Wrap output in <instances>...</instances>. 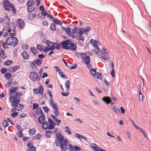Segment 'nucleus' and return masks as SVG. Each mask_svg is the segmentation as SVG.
<instances>
[{
    "instance_id": "nucleus-34",
    "label": "nucleus",
    "mask_w": 151,
    "mask_h": 151,
    "mask_svg": "<svg viewBox=\"0 0 151 151\" xmlns=\"http://www.w3.org/2000/svg\"><path fill=\"white\" fill-rule=\"evenodd\" d=\"M50 29L52 31H55L56 29V27L54 23H51L50 26Z\"/></svg>"
},
{
    "instance_id": "nucleus-22",
    "label": "nucleus",
    "mask_w": 151,
    "mask_h": 151,
    "mask_svg": "<svg viewBox=\"0 0 151 151\" xmlns=\"http://www.w3.org/2000/svg\"><path fill=\"white\" fill-rule=\"evenodd\" d=\"M30 50L31 52L33 54L35 55L37 54L38 51L36 50V47H31L30 48Z\"/></svg>"
},
{
    "instance_id": "nucleus-43",
    "label": "nucleus",
    "mask_w": 151,
    "mask_h": 151,
    "mask_svg": "<svg viewBox=\"0 0 151 151\" xmlns=\"http://www.w3.org/2000/svg\"><path fill=\"white\" fill-rule=\"evenodd\" d=\"M55 125L53 124H50L48 125V128L49 130H51L55 128Z\"/></svg>"
},
{
    "instance_id": "nucleus-40",
    "label": "nucleus",
    "mask_w": 151,
    "mask_h": 151,
    "mask_svg": "<svg viewBox=\"0 0 151 151\" xmlns=\"http://www.w3.org/2000/svg\"><path fill=\"white\" fill-rule=\"evenodd\" d=\"M13 62L12 60H7V61L5 62L4 64L7 66L10 65Z\"/></svg>"
},
{
    "instance_id": "nucleus-6",
    "label": "nucleus",
    "mask_w": 151,
    "mask_h": 151,
    "mask_svg": "<svg viewBox=\"0 0 151 151\" xmlns=\"http://www.w3.org/2000/svg\"><path fill=\"white\" fill-rule=\"evenodd\" d=\"M30 78L32 81H36L37 77V74L35 72L33 71L30 73Z\"/></svg>"
},
{
    "instance_id": "nucleus-19",
    "label": "nucleus",
    "mask_w": 151,
    "mask_h": 151,
    "mask_svg": "<svg viewBox=\"0 0 151 151\" xmlns=\"http://www.w3.org/2000/svg\"><path fill=\"white\" fill-rule=\"evenodd\" d=\"M90 57L89 56H87L86 53H81V57L83 60V61H86L87 60V57Z\"/></svg>"
},
{
    "instance_id": "nucleus-1",
    "label": "nucleus",
    "mask_w": 151,
    "mask_h": 151,
    "mask_svg": "<svg viewBox=\"0 0 151 151\" xmlns=\"http://www.w3.org/2000/svg\"><path fill=\"white\" fill-rule=\"evenodd\" d=\"M60 45L62 48L66 50H71L72 51H75L77 48L76 44L70 39L62 41L60 43Z\"/></svg>"
},
{
    "instance_id": "nucleus-3",
    "label": "nucleus",
    "mask_w": 151,
    "mask_h": 151,
    "mask_svg": "<svg viewBox=\"0 0 151 151\" xmlns=\"http://www.w3.org/2000/svg\"><path fill=\"white\" fill-rule=\"evenodd\" d=\"M4 7L5 10L6 11H9L11 5L12 4L10 3L9 1L5 0L3 2Z\"/></svg>"
},
{
    "instance_id": "nucleus-51",
    "label": "nucleus",
    "mask_w": 151,
    "mask_h": 151,
    "mask_svg": "<svg viewBox=\"0 0 151 151\" xmlns=\"http://www.w3.org/2000/svg\"><path fill=\"white\" fill-rule=\"evenodd\" d=\"M7 69L6 68H2L1 69V72L2 74L5 73L7 71Z\"/></svg>"
},
{
    "instance_id": "nucleus-61",
    "label": "nucleus",
    "mask_w": 151,
    "mask_h": 151,
    "mask_svg": "<svg viewBox=\"0 0 151 151\" xmlns=\"http://www.w3.org/2000/svg\"><path fill=\"white\" fill-rule=\"evenodd\" d=\"M47 91L48 94L49 95L50 97V98H53V96H52V94L51 92L50 91V90L49 89H48L47 90Z\"/></svg>"
},
{
    "instance_id": "nucleus-26",
    "label": "nucleus",
    "mask_w": 151,
    "mask_h": 151,
    "mask_svg": "<svg viewBox=\"0 0 151 151\" xmlns=\"http://www.w3.org/2000/svg\"><path fill=\"white\" fill-rule=\"evenodd\" d=\"M44 88L42 86L40 85L39 86V89H38V93L41 94H43L44 92Z\"/></svg>"
},
{
    "instance_id": "nucleus-54",
    "label": "nucleus",
    "mask_w": 151,
    "mask_h": 151,
    "mask_svg": "<svg viewBox=\"0 0 151 151\" xmlns=\"http://www.w3.org/2000/svg\"><path fill=\"white\" fill-rule=\"evenodd\" d=\"M101 53L102 54H107L108 53V52H107L106 50L104 48H103L101 49Z\"/></svg>"
},
{
    "instance_id": "nucleus-4",
    "label": "nucleus",
    "mask_w": 151,
    "mask_h": 151,
    "mask_svg": "<svg viewBox=\"0 0 151 151\" xmlns=\"http://www.w3.org/2000/svg\"><path fill=\"white\" fill-rule=\"evenodd\" d=\"M102 100L105 102L107 104H109L110 103V104L112 105L114 104V102H111L110 98L108 96L104 97L102 99Z\"/></svg>"
},
{
    "instance_id": "nucleus-48",
    "label": "nucleus",
    "mask_w": 151,
    "mask_h": 151,
    "mask_svg": "<svg viewBox=\"0 0 151 151\" xmlns=\"http://www.w3.org/2000/svg\"><path fill=\"white\" fill-rule=\"evenodd\" d=\"M10 8L11 9L13 13L14 14H15L16 13V11L13 4H12L11 5Z\"/></svg>"
},
{
    "instance_id": "nucleus-11",
    "label": "nucleus",
    "mask_w": 151,
    "mask_h": 151,
    "mask_svg": "<svg viewBox=\"0 0 151 151\" xmlns=\"http://www.w3.org/2000/svg\"><path fill=\"white\" fill-rule=\"evenodd\" d=\"M12 45L14 47L17 44L18 40L16 37H12Z\"/></svg>"
},
{
    "instance_id": "nucleus-41",
    "label": "nucleus",
    "mask_w": 151,
    "mask_h": 151,
    "mask_svg": "<svg viewBox=\"0 0 151 151\" xmlns=\"http://www.w3.org/2000/svg\"><path fill=\"white\" fill-rule=\"evenodd\" d=\"M22 47L24 50H27L29 48V46L26 44H22Z\"/></svg>"
},
{
    "instance_id": "nucleus-63",
    "label": "nucleus",
    "mask_w": 151,
    "mask_h": 151,
    "mask_svg": "<svg viewBox=\"0 0 151 151\" xmlns=\"http://www.w3.org/2000/svg\"><path fill=\"white\" fill-rule=\"evenodd\" d=\"M74 28L72 29L73 35H74L76 32V30L77 29V27L75 26H73Z\"/></svg>"
},
{
    "instance_id": "nucleus-16",
    "label": "nucleus",
    "mask_w": 151,
    "mask_h": 151,
    "mask_svg": "<svg viewBox=\"0 0 151 151\" xmlns=\"http://www.w3.org/2000/svg\"><path fill=\"white\" fill-rule=\"evenodd\" d=\"M90 57H87V60L86 61H83V62L85 63L87 65V67L91 69V65L90 64Z\"/></svg>"
},
{
    "instance_id": "nucleus-36",
    "label": "nucleus",
    "mask_w": 151,
    "mask_h": 151,
    "mask_svg": "<svg viewBox=\"0 0 151 151\" xmlns=\"http://www.w3.org/2000/svg\"><path fill=\"white\" fill-rule=\"evenodd\" d=\"M96 74L97 78L98 79L102 80V78H101L102 77V73H99V72H96Z\"/></svg>"
},
{
    "instance_id": "nucleus-58",
    "label": "nucleus",
    "mask_w": 151,
    "mask_h": 151,
    "mask_svg": "<svg viewBox=\"0 0 151 151\" xmlns=\"http://www.w3.org/2000/svg\"><path fill=\"white\" fill-rule=\"evenodd\" d=\"M77 65L76 63H73V64L70 68V69H76V68L77 66Z\"/></svg>"
},
{
    "instance_id": "nucleus-25",
    "label": "nucleus",
    "mask_w": 151,
    "mask_h": 151,
    "mask_svg": "<svg viewBox=\"0 0 151 151\" xmlns=\"http://www.w3.org/2000/svg\"><path fill=\"white\" fill-rule=\"evenodd\" d=\"M17 90V86H15V87H13L12 88L10 89L9 90V92L10 93H11V94H12V93L16 92ZM11 95H12V94H11Z\"/></svg>"
},
{
    "instance_id": "nucleus-10",
    "label": "nucleus",
    "mask_w": 151,
    "mask_h": 151,
    "mask_svg": "<svg viewBox=\"0 0 151 151\" xmlns=\"http://www.w3.org/2000/svg\"><path fill=\"white\" fill-rule=\"evenodd\" d=\"M21 55L22 56L23 58L26 60L28 59L29 58V55L27 52L24 51L21 54Z\"/></svg>"
},
{
    "instance_id": "nucleus-17",
    "label": "nucleus",
    "mask_w": 151,
    "mask_h": 151,
    "mask_svg": "<svg viewBox=\"0 0 151 151\" xmlns=\"http://www.w3.org/2000/svg\"><path fill=\"white\" fill-rule=\"evenodd\" d=\"M43 116H40L38 118V121L40 124H42L45 120V115Z\"/></svg>"
},
{
    "instance_id": "nucleus-31",
    "label": "nucleus",
    "mask_w": 151,
    "mask_h": 151,
    "mask_svg": "<svg viewBox=\"0 0 151 151\" xmlns=\"http://www.w3.org/2000/svg\"><path fill=\"white\" fill-rule=\"evenodd\" d=\"M35 132L36 130L34 128H33L32 129H30L29 131V134L31 135L32 134V136L35 134Z\"/></svg>"
},
{
    "instance_id": "nucleus-32",
    "label": "nucleus",
    "mask_w": 151,
    "mask_h": 151,
    "mask_svg": "<svg viewBox=\"0 0 151 151\" xmlns=\"http://www.w3.org/2000/svg\"><path fill=\"white\" fill-rule=\"evenodd\" d=\"M43 43L46 44L47 45L50 47L52 46V42L48 40H46L45 42H43Z\"/></svg>"
},
{
    "instance_id": "nucleus-35",
    "label": "nucleus",
    "mask_w": 151,
    "mask_h": 151,
    "mask_svg": "<svg viewBox=\"0 0 151 151\" xmlns=\"http://www.w3.org/2000/svg\"><path fill=\"white\" fill-rule=\"evenodd\" d=\"M13 79H11L10 81L9 82L6 83L4 85V87L6 88H8L9 86L12 83V81H13Z\"/></svg>"
},
{
    "instance_id": "nucleus-53",
    "label": "nucleus",
    "mask_w": 151,
    "mask_h": 151,
    "mask_svg": "<svg viewBox=\"0 0 151 151\" xmlns=\"http://www.w3.org/2000/svg\"><path fill=\"white\" fill-rule=\"evenodd\" d=\"M85 32L84 28H82L79 30V34L80 35H82Z\"/></svg>"
},
{
    "instance_id": "nucleus-2",
    "label": "nucleus",
    "mask_w": 151,
    "mask_h": 151,
    "mask_svg": "<svg viewBox=\"0 0 151 151\" xmlns=\"http://www.w3.org/2000/svg\"><path fill=\"white\" fill-rule=\"evenodd\" d=\"M56 139L55 140V144L56 146L59 147L60 146V145L59 142H60V144L62 141H63V136L60 132H58L56 134Z\"/></svg>"
},
{
    "instance_id": "nucleus-38",
    "label": "nucleus",
    "mask_w": 151,
    "mask_h": 151,
    "mask_svg": "<svg viewBox=\"0 0 151 151\" xmlns=\"http://www.w3.org/2000/svg\"><path fill=\"white\" fill-rule=\"evenodd\" d=\"M2 124L4 127H6L9 125V124L6 120L4 119L2 123Z\"/></svg>"
},
{
    "instance_id": "nucleus-20",
    "label": "nucleus",
    "mask_w": 151,
    "mask_h": 151,
    "mask_svg": "<svg viewBox=\"0 0 151 151\" xmlns=\"http://www.w3.org/2000/svg\"><path fill=\"white\" fill-rule=\"evenodd\" d=\"M48 125L49 124L48 122H45L42 124V128L44 129L47 130L48 129Z\"/></svg>"
},
{
    "instance_id": "nucleus-37",
    "label": "nucleus",
    "mask_w": 151,
    "mask_h": 151,
    "mask_svg": "<svg viewBox=\"0 0 151 151\" xmlns=\"http://www.w3.org/2000/svg\"><path fill=\"white\" fill-rule=\"evenodd\" d=\"M37 48L40 52H42L43 49V47L40 44H38L37 45Z\"/></svg>"
},
{
    "instance_id": "nucleus-42",
    "label": "nucleus",
    "mask_w": 151,
    "mask_h": 151,
    "mask_svg": "<svg viewBox=\"0 0 151 151\" xmlns=\"http://www.w3.org/2000/svg\"><path fill=\"white\" fill-rule=\"evenodd\" d=\"M74 149L73 151H80L81 150V148L79 146L75 145L74 146Z\"/></svg>"
},
{
    "instance_id": "nucleus-23",
    "label": "nucleus",
    "mask_w": 151,
    "mask_h": 151,
    "mask_svg": "<svg viewBox=\"0 0 151 151\" xmlns=\"http://www.w3.org/2000/svg\"><path fill=\"white\" fill-rule=\"evenodd\" d=\"M45 136L48 138H49L50 137L51 134L53 133V132L52 131L48 130L45 132Z\"/></svg>"
},
{
    "instance_id": "nucleus-30",
    "label": "nucleus",
    "mask_w": 151,
    "mask_h": 151,
    "mask_svg": "<svg viewBox=\"0 0 151 151\" xmlns=\"http://www.w3.org/2000/svg\"><path fill=\"white\" fill-rule=\"evenodd\" d=\"M24 106H22L20 108H18L17 107H15L14 108H12L11 110V111L12 112H14L15 111L17 110L18 111H20L22 109H23Z\"/></svg>"
},
{
    "instance_id": "nucleus-28",
    "label": "nucleus",
    "mask_w": 151,
    "mask_h": 151,
    "mask_svg": "<svg viewBox=\"0 0 151 151\" xmlns=\"http://www.w3.org/2000/svg\"><path fill=\"white\" fill-rule=\"evenodd\" d=\"M101 58L105 60H107L109 59V55L106 54H104V55L101 56Z\"/></svg>"
},
{
    "instance_id": "nucleus-59",
    "label": "nucleus",
    "mask_w": 151,
    "mask_h": 151,
    "mask_svg": "<svg viewBox=\"0 0 151 151\" xmlns=\"http://www.w3.org/2000/svg\"><path fill=\"white\" fill-rule=\"evenodd\" d=\"M95 45H96V47H96V49L97 50L96 53L97 54H98L100 52V50L99 47L98 46H97V45L95 44Z\"/></svg>"
},
{
    "instance_id": "nucleus-14",
    "label": "nucleus",
    "mask_w": 151,
    "mask_h": 151,
    "mask_svg": "<svg viewBox=\"0 0 151 151\" xmlns=\"http://www.w3.org/2000/svg\"><path fill=\"white\" fill-rule=\"evenodd\" d=\"M12 37L11 36L7 37L6 39V44L9 45H12Z\"/></svg>"
},
{
    "instance_id": "nucleus-57",
    "label": "nucleus",
    "mask_w": 151,
    "mask_h": 151,
    "mask_svg": "<svg viewBox=\"0 0 151 151\" xmlns=\"http://www.w3.org/2000/svg\"><path fill=\"white\" fill-rule=\"evenodd\" d=\"M39 104L37 103H34L33 104V108L34 109H37L39 107Z\"/></svg>"
},
{
    "instance_id": "nucleus-12",
    "label": "nucleus",
    "mask_w": 151,
    "mask_h": 151,
    "mask_svg": "<svg viewBox=\"0 0 151 151\" xmlns=\"http://www.w3.org/2000/svg\"><path fill=\"white\" fill-rule=\"evenodd\" d=\"M36 112L38 115H41L42 116H43V115L44 116L45 115V114L42 111L41 108L40 107H38L37 109Z\"/></svg>"
},
{
    "instance_id": "nucleus-21",
    "label": "nucleus",
    "mask_w": 151,
    "mask_h": 151,
    "mask_svg": "<svg viewBox=\"0 0 151 151\" xmlns=\"http://www.w3.org/2000/svg\"><path fill=\"white\" fill-rule=\"evenodd\" d=\"M33 62L37 65H40L42 63V60L40 59L35 60Z\"/></svg>"
},
{
    "instance_id": "nucleus-24",
    "label": "nucleus",
    "mask_w": 151,
    "mask_h": 151,
    "mask_svg": "<svg viewBox=\"0 0 151 151\" xmlns=\"http://www.w3.org/2000/svg\"><path fill=\"white\" fill-rule=\"evenodd\" d=\"M12 77V74L11 73H6L4 75L5 78L7 80L9 79Z\"/></svg>"
},
{
    "instance_id": "nucleus-50",
    "label": "nucleus",
    "mask_w": 151,
    "mask_h": 151,
    "mask_svg": "<svg viewBox=\"0 0 151 151\" xmlns=\"http://www.w3.org/2000/svg\"><path fill=\"white\" fill-rule=\"evenodd\" d=\"M59 74L60 75V76H61V77L62 78H67V76H65L64 75V74L63 73V72H59Z\"/></svg>"
},
{
    "instance_id": "nucleus-13",
    "label": "nucleus",
    "mask_w": 151,
    "mask_h": 151,
    "mask_svg": "<svg viewBox=\"0 0 151 151\" xmlns=\"http://www.w3.org/2000/svg\"><path fill=\"white\" fill-rule=\"evenodd\" d=\"M61 150L62 151H65L67 149V145L63 144L62 141L60 144Z\"/></svg>"
},
{
    "instance_id": "nucleus-62",
    "label": "nucleus",
    "mask_w": 151,
    "mask_h": 151,
    "mask_svg": "<svg viewBox=\"0 0 151 151\" xmlns=\"http://www.w3.org/2000/svg\"><path fill=\"white\" fill-rule=\"evenodd\" d=\"M75 136L76 137L78 138L79 139H81L82 138V137H83V136L82 135H81L78 133H76Z\"/></svg>"
},
{
    "instance_id": "nucleus-5",
    "label": "nucleus",
    "mask_w": 151,
    "mask_h": 151,
    "mask_svg": "<svg viewBox=\"0 0 151 151\" xmlns=\"http://www.w3.org/2000/svg\"><path fill=\"white\" fill-rule=\"evenodd\" d=\"M19 93L15 92L13 93H12V95H11V93L10 94V97L9 98V99H13L14 100H15L17 98H18L19 97H20L19 96H17L19 95Z\"/></svg>"
},
{
    "instance_id": "nucleus-8",
    "label": "nucleus",
    "mask_w": 151,
    "mask_h": 151,
    "mask_svg": "<svg viewBox=\"0 0 151 151\" xmlns=\"http://www.w3.org/2000/svg\"><path fill=\"white\" fill-rule=\"evenodd\" d=\"M17 23L18 26L20 27V29L23 28L25 26V24L24 22L20 19H18L17 20Z\"/></svg>"
},
{
    "instance_id": "nucleus-27",
    "label": "nucleus",
    "mask_w": 151,
    "mask_h": 151,
    "mask_svg": "<svg viewBox=\"0 0 151 151\" xmlns=\"http://www.w3.org/2000/svg\"><path fill=\"white\" fill-rule=\"evenodd\" d=\"M70 27H68L65 29L67 34L70 37L72 36V33L70 32Z\"/></svg>"
},
{
    "instance_id": "nucleus-29",
    "label": "nucleus",
    "mask_w": 151,
    "mask_h": 151,
    "mask_svg": "<svg viewBox=\"0 0 151 151\" xmlns=\"http://www.w3.org/2000/svg\"><path fill=\"white\" fill-rule=\"evenodd\" d=\"M53 22L56 24H58L60 25H62L63 23L59 20H57L55 19H53Z\"/></svg>"
},
{
    "instance_id": "nucleus-33",
    "label": "nucleus",
    "mask_w": 151,
    "mask_h": 151,
    "mask_svg": "<svg viewBox=\"0 0 151 151\" xmlns=\"http://www.w3.org/2000/svg\"><path fill=\"white\" fill-rule=\"evenodd\" d=\"M28 12H33L35 10V8L33 7L32 6L28 7L27 8Z\"/></svg>"
},
{
    "instance_id": "nucleus-47",
    "label": "nucleus",
    "mask_w": 151,
    "mask_h": 151,
    "mask_svg": "<svg viewBox=\"0 0 151 151\" xmlns=\"http://www.w3.org/2000/svg\"><path fill=\"white\" fill-rule=\"evenodd\" d=\"M68 146L70 151H73L74 149V147L71 144H68Z\"/></svg>"
},
{
    "instance_id": "nucleus-49",
    "label": "nucleus",
    "mask_w": 151,
    "mask_h": 151,
    "mask_svg": "<svg viewBox=\"0 0 151 151\" xmlns=\"http://www.w3.org/2000/svg\"><path fill=\"white\" fill-rule=\"evenodd\" d=\"M20 67L18 65H16L12 68V71L14 72H15Z\"/></svg>"
},
{
    "instance_id": "nucleus-46",
    "label": "nucleus",
    "mask_w": 151,
    "mask_h": 151,
    "mask_svg": "<svg viewBox=\"0 0 151 151\" xmlns=\"http://www.w3.org/2000/svg\"><path fill=\"white\" fill-rule=\"evenodd\" d=\"M4 22H6V24H7V23H9V22L10 21V19H9V18L8 17V16H6L5 17H4Z\"/></svg>"
},
{
    "instance_id": "nucleus-9",
    "label": "nucleus",
    "mask_w": 151,
    "mask_h": 151,
    "mask_svg": "<svg viewBox=\"0 0 151 151\" xmlns=\"http://www.w3.org/2000/svg\"><path fill=\"white\" fill-rule=\"evenodd\" d=\"M20 97L18 98H17L15 100H14L13 99L12 101L13 102L12 104V105L13 107H14L16 106L20 102L19 100Z\"/></svg>"
},
{
    "instance_id": "nucleus-56",
    "label": "nucleus",
    "mask_w": 151,
    "mask_h": 151,
    "mask_svg": "<svg viewBox=\"0 0 151 151\" xmlns=\"http://www.w3.org/2000/svg\"><path fill=\"white\" fill-rule=\"evenodd\" d=\"M18 114L17 112H13L11 114V116L13 118L16 117Z\"/></svg>"
},
{
    "instance_id": "nucleus-15",
    "label": "nucleus",
    "mask_w": 151,
    "mask_h": 151,
    "mask_svg": "<svg viewBox=\"0 0 151 151\" xmlns=\"http://www.w3.org/2000/svg\"><path fill=\"white\" fill-rule=\"evenodd\" d=\"M27 5L28 7H31L35 5V1L33 0H29L27 3Z\"/></svg>"
},
{
    "instance_id": "nucleus-64",
    "label": "nucleus",
    "mask_w": 151,
    "mask_h": 151,
    "mask_svg": "<svg viewBox=\"0 0 151 151\" xmlns=\"http://www.w3.org/2000/svg\"><path fill=\"white\" fill-rule=\"evenodd\" d=\"M17 129L20 132H22V127L20 126L19 125H17Z\"/></svg>"
},
{
    "instance_id": "nucleus-45",
    "label": "nucleus",
    "mask_w": 151,
    "mask_h": 151,
    "mask_svg": "<svg viewBox=\"0 0 151 151\" xmlns=\"http://www.w3.org/2000/svg\"><path fill=\"white\" fill-rule=\"evenodd\" d=\"M35 63L34 62H32L31 64V66H32V68L33 70H35L36 69L37 67L35 65Z\"/></svg>"
},
{
    "instance_id": "nucleus-44",
    "label": "nucleus",
    "mask_w": 151,
    "mask_h": 151,
    "mask_svg": "<svg viewBox=\"0 0 151 151\" xmlns=\"http://www.w3.org/2000/svg\"><path fill=\"white\" fill-rule=\"evenodd\" d=\"M42 137V135L40 134H37L35 136V139H36L37 140H39Z\"/></svg>"
},
{
    "instance_id": "nucleus-7",
    "label": "nucleus",
    "mask_w": 151,
    "mask_h": 151,
    "mask_svg": "<svg viewBox=\"0 0 151 151\" xmlns=\"http://www.w3.org/2000/svg\"><path fill=\"white\" fill-rule=\"evenodd\" d=\"M91 147L95 151H106L98 147L96 145L95 143H93Z\"/></svg>"
},
{
    "instance_id": "nucleus-52",
    "label": "nucleus",
    "mask_w": 151,
    "mask_h": 151,
    "mask_svg": "<svg viewBox=\"0 0 151 151\" xmlns=\"http://www.w3.org/2000/svg\"><path fill=\"white\" fill-rule=\"evenodd\" d=\"M51 106L52 107V108H53V109H54L55 110L58 109V105L56 103L54 104H52V105Z\"/></svg>"
},
{
    "instance_id": "nucleus-18",
    "label": "nucleus",
    "mask_w": 151,
    "mask_h": 151,
    "mask_svg": "<svg viewBox=\"0 0 151 151\" xmlns=\"http://www.w3.org/2000/svg\"><path fill=\"white\" fill-rule=\"evenodd\" d=\"M70 81L69 80L66 81L65 82V86L66 88V90L68 91L70 90Z\"/></svg>"
},
{
    "instance_id": "nucleus-55",
    "label": "nucleus",
    "mask_w": 151,
    "mask_h": 151,
    "mask_svg": "<svg viewBox=\"0 0 151 151\" xmlns=\"http://www.w3.org/2000/svg\"><path fill=\"white\" fill-rule=\"evenodd\" d=\"M43 109L45 113H47L49 110V108L47 106L43 107Z\"/></svg>"
},
{
    "instance_id": "nucleus-60",
    "label": "nucleus",
    "mask_w": 151,
    "mask_h": 151,
    "mask_svg": "<svg viewBox=\"0 0 151 151\" xmlns=\"http://www.w3.org/2000/svg\"><path fill=\"white\" fill-rule=\"evenodd\" d=\"M54 112L55 115V116L57 117L59 115V113L58 111V109L55 110Z\"/></svg>"
},
{
    "instance_id": "nucleus-39",
    "label": "nucleus",
    "mask_w": 151,
    "mask_h": 151,
    "mask_svg": "<svg viewBox=\"0 0 151 151\" xmlns=\"http://www.w3.org/2000/svg\"><path fill=\"white\" fill-rule=\"evenodd\" d=\"M96 70L95 69H91L90 70V73L93 76H95L97 72H96Z\"/></svg>"
}]
</instances>
